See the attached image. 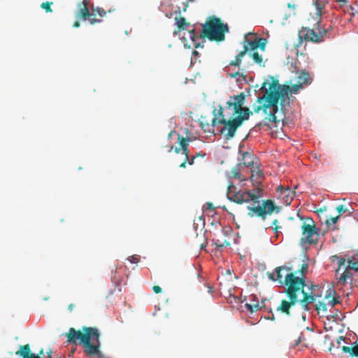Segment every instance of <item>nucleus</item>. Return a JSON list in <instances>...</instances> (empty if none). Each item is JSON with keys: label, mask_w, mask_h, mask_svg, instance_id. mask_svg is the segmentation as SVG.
I'll use <instances>...</instances> for the list:
<instances>
[{"label": "nucleus", "mask_w": 358, "mask_h": 358, "mask_svg": "<svg viewBox=\"0 0 358 358\" xmlns=\"http://www.w3.org/2000/svg\"><path fill=\"white\" fill-rule=\"evenodd\" d=\"M115 273H116V271L115 272L114 275L112 277V278H113V279H115V278H116V277H115Z\"/></svg>", "instance_id": "61"}, {"label": "nucleus", "mask_w": 358, "mask_h": 358, "mask_svg": "<svg viewBox=\"0 0 358 358\" xmlns=\"http://www.w3.org/2000/svg\"><path fill=\"white\" fill-rule=\"evenodd\" d=\"M52 3V2L45 1L41 3V7L43 9H45L47 13H51L52 12V10L51 8V5Z\"/></svg>", "instance_id": "31"}, {"label": "nucleus", "mask_w": 358, "mask_h": 358, "mask_svg": "<svg viewBox=\"0 0 358 358\" xmlns=\"http://www.w3.org/2000/svg\"><path fill=\"white\" fill-rule=\"evenodd\" d=\"M264 178L263 172L258 169H255L254 170H252V176L250 178L251 181H256L257 183L260 182L261 180Z\"/></svg>", "instance_id": "23"}, {"label": "nucleus", "mask_w": 358, "mask_h": 358, "mask_svg": "<svg viewBox=\"0 0 358 358\" xmlns=\"http://www.w3.org/2000/svg\"><path fill=\"white\" fill-rule=\"evenodd\" d=\"M187 162V161H186V159H185L184 162L180 165V167L185 168Z\"/></svg>", "instance_id": "50"}, {"label": "nucleus", "mask_w": 358, "mask_h": 358, "mask_svg": "<svg viewBox=\"0 0 358 358\" xmlns=\"http://www.w3.org/2000/svg\"><path fill=\"white\" fill-rule=\"evenodd\" d=\"M340 301L338 298L334 297L330 301L329 303L332 308L335 306L336 304L339 303Z\"/></svg>", "instance_id": "40"}, {"label": "nucleus", "mask_w": 358, "mask_h": 358, "mask_svg": "<svg viewBox=\"0 0 358 358\" xmlns=\"http://www.w3.org/2000/svg\"><path fill=\"white\" fill-rule=\"evenodd\" d=\"M115 10V8H113V9H109L107 12L112 13V12H114Z\"/></svg>", "instance_id": "57"}, {"label": "nucleus", "mask_w": 358, "mask_h": 358, "mask_svg": "<svg viewBox=\"0 0 358 358\" xmlns=\"http://www.w3.org/2000/svg\"><path fill=\"white\" fill-rule=\"evenodd\" d=\"M231 76L232 78H236V76H238V80H239L240 78L245 80V76L243 74L240 73L239 72H236V73L231 74Z\"/></svg>", "instance_id": "39"}, {"label": "nucleus", "mask_w": 358, "mask_h": 358, "mask_svg": "<svg viewBox=\"0 0 358 358\" xmlns=\"http://www.w3.org/2000/svg\"><path fill=\"white\" fill-rule=\"evenodd\" d=\"M241 164H238L236 167L234 168L232 170H231V175H232V177L235 179H241V172H240V167H241Z\"/></svg>", "instance_id": "29"}, {"label": "nucleus", "mask_w": 358, "mask_h": 358, "mask_svg": "<svg viewBox=\"0 0 358 358\" xmlns=\"http://www.w3.org/2000/svg\"><path fill=\"white\" fill-rule=\"evenodd\" d=\"M316 310H317V312L319 313L320 310H322V312H327V304L324 302H322V301H320L317 305H316Z\"/></svg>", "instance_id": "32"}, {"label": "nucleus", "mask_w": 358, "mask_h": 358, "mask_svg": "<svg viewBox=\"0 0 358 358\" xmlns=\"http://www.w3.org/2000/svg\"><path fill=\"white\" fill-rule=\"evenodd\" d=\"M342 350H343L344 352L350 353V354L352 356L353 347L343 346V347H342Z\"/></svg>", "instance_id": "37"}, {"label": "nucleus", "mask_w": 358, "mask_h": 358, "mask_svg": "<svg viewBox=\"0 0 358 358\" xmlns=\"http://www.w3.org/2000/svg\"><path fill=\"white\" fill-rule=\"evenodd\" d=\"M176 24L180 30L185 29L189 23L186 22V20L183 17H176L175 18Z\"/></svg>", "instance_id": "24"}, {"label": "nucleus", "mask_w": 358, "mask_h": 358, "mask_svg": "<svg viewBox=\"0 0 358 358\" xmlns=\"http://www.w3.org/2000/svg\"><path fill=\"white\" fill-rule=\"evenodd\" d=\"M248 209L250 217H252L256 215L262 220H265L267 215H270L274 212H280V210L275 202L271 199L263 201L262 204L257 206H248Z\"/></svg>", "instance_id": "8"}, {"label": "nucleus", "mask_w": 358, "mask_h": 358, "mask_svg": "<svg viewBox=\"0 0 358 358\" xmlns=\"http://www.w3.org/2000/svg\"><path fill=\"white\" fill-rule=\"evenodd\" d=\"M245 306L250 313H254L257 311L262 308V306L258 302H255V303H245Z\"/></svg>", "instance_id": "27"}, {"label": "nucleus", "mask_w": 358, "mask_h": 358, "mask_svg": "<svg viewBox=\"0 0 358 358\" xmlns=\"http://www.w3.org/2000/svg\"><path fill=\"white\" fill-rule=\"evenodd\" d=\"M128 260L130 261L131 263H137L139 260L138 256L133 255L128 258Z\"/></svg>", "instance_id": "43"}, {"label": "nucleus", "mask_w": 358, "mask_h": 358, "mask_svg": "<svg viewBox=\"0 0 358 358\" xmlns=\"http://www.w3.org/2000/svg\"><path fill=\"white\" fill-rule=\"evenodd\" d=\"M178 142L180 143L181 149L188 147V142L189 141V138H185L183 136H182L181 135H178Z\"/></svg>", "instance_id": "30"}, {"label": "nucleus", "mask_w": 358, "mask_h": 358, "mask_svg": "<svg viewBox=\"0 0 358 358\" xmlns=\"http://www.w3.org/2000/svg\"><path fill=\"white\" fill-rule=\"evenodd\" d=\"M299 37L302 41L320 43L316 31L308 27H303L299 32Z\"/></svg>", "instance_id": "14"}, {"label": "nucleus", "mask_w": 358, "mask_h": 358, "mask_svg": "<svg viewBox=\"0 0 358 358\" xmlns=\"http://www.w3.org/2000/svg\"><path fill=\"white\" fill-rule=\"evenodd\" d=\"M180 150H181V148H177V147H176V148H175V149H174V151H175V152H176V153H179V152H180Z\"/></svg>", "instance_id": "51"}, {"label": "nucleus", "mask_w": 358, "mask_h": 358, "mask_svg": "<svg viewBox=\"0 0 358 358\" xmlns=\"http://www.w3.org/2000/svg\"><path fill=\"white\" fill-rule=\"evenodd\" d=\"M314 287H315V285H313V284H311V286H310V292H311V291L313 292V289H314Z\"/></svg>", "instance_id": "58"}, {"label": "nucleus", "mask_w": 358, "mask_h": 358, "mask_svg": "<svg viewBox=\"0 0 358 358\" xmlns=\"http://www.w3.org/2000/svg\"><path fill=\"white\" fill-rule=\"evenodd\" d=\"M245 116H236L231 120H226L223 115V109L220 107L218 116L215 115V117L212 120V125L215 126L216 124H223L224 127L220 130L221 133L223 134L227 139L232 138L236 134L237 129L241 127L245 120H248V113Z\"/></svg>", "instance_id": "5"}, {"label": "nucleus", "mask_w": 358, "mask_h": 358, "mask_svg": "<svg viewBox=\"0 0 358 358\" xmlns=\"http://www.w3.org/2000/svg\"><path fill=\"white\" fill-rule=\"evenodd\" d=\"M352 356L358 357V343L353 346Z\"/></svg>", "instance_id": "44"}, {"label": "nucleus", "mask_w": 358, "mask_h": 358, "mask_svg": "<svg viewBox=\"0 0 358 358\" xmlns=\"http://www.w3.org/2000/svg\"><path fill=\"white\" fill-rule=\"evenodd\" d=\"M21 350L16 352V355H20L23 357V358H30L33 355H36L34 353L30 352V346L29 344L22 345L20 347ZM43 350H41V351L39 353V356L41 355H43Z\"/></svg>", "instance_id": "17"}, {"label": "nucleus", "mask_w": 358, "mask_h": 358, "mask_svg": "<svg viewBox=\"0 0 358 358\" xmlns=\"http://www.w3.org/2000/svg\"><path fill=\"white\" fill-rule=\"evenodd\" d=\"M336 210L339 214L345 213L348 209L343 205H339L336 207Z\"/></svg>", "instance_id": "38"}, {"label": "nucleus", "mask_w": 358, "mask_h": 358, "mask_svg": "<svg viewBox=\"0 0 358 358\" xmlns=\"http://www.w3.org/2000/svg\"><path fill=\"white\" fill-rule=\"evenodd\" d=\"M246 95L244 92H241L239 94L232 96L230 100L227 102V106L229 109L232 108L234 115L237 116H245L248 113V118L252 114V111L248 108L243 107Z\"/></svg>", "instance_id": "9"}, {"label": "nucleus", "mask_w": 358, "mask_h": 358, "mask_svg": "<svg viewBox=\"0 0 358 358\" xmlns=\"http://www.w3.org/2000/svg\"><path fill=\"white\" fill-rule=\"evenodd\" d=\"M292 270L291 267L287 266H278L275 268L274 273L267 272L266 275L268 278L273 281H277L280 284L283 285L284 278L282 274L281 273L282 271H286L287 273H289Z\"/></svg>", "instance_id": "13"}, {"label": "nucleus", "mask_w": 358, "mask_h": 358, "mask_svg": "<svg viewBox=\"0 0 358 358\" xmlns=\"http://www.w3.org/2000/svg\"><path fill=\"white\" fill-rule=\"evenodd\" d=\"M302 238L301 241L308 244L317 242L318 233L315 228V222L310 217L304 218L301 225Z\"/></svg>", "instance_id": "10"}, {"label": "nucleus", "mask_w": 358, "mask_h": 358, "mask_svg": "<svg viewBox=\"0 0 358 358\" xmlns=\"http://www.w3.org/2000/svg\"><path fill=\"white\" fill-rule=\"evenodd\" d=\"M152 290L156 294H159L162 292V288L158 286V285H155L153 287H152Z\"/></svg>", "instance_id": "45"}, {"label": "nucleus", "mask_w": 358, "mask_h": 358, "mask_svg": "<svg viewBox=\"0 0 358 358\" xmlns=\"http://www.w3.org/2000/svg\"><path fill=\"white\" fill-rule=\"evenodd\" d=\"M66 336L69 343L81 344L87 355L93 356L99 354L100 334L98 329L83 327L80 331L71 327L66 333Z\"/></svg>", "instance_id": "3"}, {"label": "nucleus", "mask_w": 358, "mask_h": 358, "mask_svg": "<svg viewBox=\"0 0 358 358\" xmlns=\"http://www.w3.org/2000/svg\"><path fill=\"white\" fill-rule=\"evenodd\" d=\"M270 83L268 80L264 81L262 85V90L264 94L267 97L268 106H278L280 102L281 108L285 107L289 104V94H296L303 89L301 85L294 84L292 86L287 85H280L278 80L273 77H269Z\"/></svg>", "instance_id": "2"}, {"label": "nucleus", "mask_w": 358, "mask_h": 358, "mask_svg": "<svg viewBox=\"0 0 358 358\" xmlns=\"http://www.w3.org/2000/svg\"><path fill=\"white\" fill-rule=\"evenodd\" d=\"M80 26V22L79 21H76L73 24V27H76V28H78Z\"/></svg>", "instance_id": "48"}, {"label": "nucleus", "mask_w": 358, "mask_h": 358, "mask_svg": "<svg viewBox=\"0 0 358 358\" xmlns=\"http://www.w3.org/2000/svg\"><path fill=\"white\" fill-rule=\"evenodd\" d=\"M213 244L215 245L217 248H222L224 246H229L230 243L227 240L224 239L223 241H220L219 239H213Z\"/></svg>", "instance_id": "28"}, {"label": "nucleus", "mask_w": 358, "mask_h": 358, "mask_svg": "<svg viewBox=\"0 0 358 358\" xmlns=\"http://www.w3.org/2000/svg\"><path fill=\"white\" fill-rule=\"evenodd\" d=\"M172 150H173V147L171 148V149L169 150V152H171Z\"/></svg>", "instance_id": "63"}, {"label": "nucleus", "mask_w": 358, "mask_h": 358, "mask_svg": "<svg viewBox=\"0 0 358 358\" xmlns=\"http://www.w3.org/2000/svg\"><path fill=\"white\" fill-rule=\"evenodd\" d=\"M278 220H276V219H275V220H274L273 221V225H275V226H278Z\"/></svg>", "instance_id": "53"}, {"label": "nucleus", "mask_w": 358, "mask_h": 358, "mask_svg": "<svg viewBox=\"0 0 358 358\" xmlns=\"http://www.w3.org/2000/svg\"><path fill=\"white\" fill-rule=\"evenodd\" d=\"M251 297L252 298V300L254 301H253V303H255V302H257V301H255V298H256V296H255V295H252V296H251Z\"/></svg>", "instance_id": "56"}, {"label": "nucleus", "mask_w": 358, "mask_h": 358, "mask_svg": "<svg viewBox=\"0 0 358 358\" xmlns=\"http://www.w3.org/2000/svg\"><path fill=\"white\" fill-rule=\"evenodd\" d=\"M192 54H193V55L199 56V52H198L196 50H194V51L192 52Z\"/></svg>", "instance_id": "54"}, {"label": "nucleus", "mask_w": 358, "mask_h": 358, "mask_svg": "<svg viewBox=\"0 0 358 358\" xmlns=\"http://www.w3.org/2000/svg\"><path fill=\"white\" fill-rule=\"evenodd\" d=\"M308 265L303 263L299 271H290L284 276L283 285L286 286L285 293L289 298V301L285 299L281 301L280 305L277 308V310L291 315L290 309L298 302V294L303 293L306 283V274L308 272Z\"/></svg>", "instance_id": "1"}, {"label": "nucleus", "mask_w": 358, "mask_h": 358, "mask_svg": "<svg viewBox=\"0 0 358 358\" xmlns=\"http://www.w3.org/2000/svg\"><path fill=\"white\" fill-rule=\"evenodd\" d=\"M30 358H39V355H33Z\"/></svg>", "instance_id": "59"}, {"label": "nucleus", "mask_w": 358, "mask_h": 358, "mask_svg": "<svg viewBox=\"0 0 358 358\" xmlns=\"http://www.w3.org/2000/svg\"><path fill=\"white\" fill-rule=\"evenodd\" d=\"M338 2L341 3V6L345 5L348 0H336Z\"/></svg>", "instance_id": "47"}, {"label": "nucleus", "mask_w": 358, "mask_h": 358, "mask_svg": "<svg viewBox=\"0 0 358 358\" xmlns=\"http://www.w3.org/2000/svg\"><path fill=\"white\" fill-rule=\"evenodd\" d=\"M248 43H254L259 45L253 49L248 50L246 55H248L250 57L252 58L254 62L260 66H264L265 64L263 61L262 56L260 54H259V52H257V49L259 48L262 52H264L266 49V40L264 38L256 37L253 41H251L246 38L244 40L243 45H245Z\"/></svg>", "instance_id": "11"}, {"label": "nucleus", "mask_w": 358, "mask_h": 358, "mask_svg": "<svg viewBox=\"0 0 358 358\" xmlns=\"http://www.w3.org/2000/svg\"><path fill=\"white\" fill-rule=\"evenodd\" d=\"M227 198L231 201L238 204L248 203L252 201L254 203H259L261 195L258 193L252 192L250 190L236 191V187L232 183H230L227 188Z\"/></svg>", "instance_id": "7"}, {"label": "nucleus", "mask_w": 358, "mask_h": 358, "mask_svg": "<svg viewBox=\"0 0 358 358\" xmlns=\"http://www.w3.org/2000/svg\"><path fill=\"white\" fill-rule=\"evenodd\" d=\"M282 191V194H285V196L290 197L291 200L293 199L294 196L295 195V192L292 191L289 189H285L282 186H279L278 187V191Z\"/></svg>", "instance_id": "26"}, {"label": "nucleus", "mask_w": 358, "mask_h": 358, "mask_svg": "<svg viewBox=\"0 0 358 358\" xmlns=\"http://www.w3.org/2000/svg\"><path fill=\"white\" fill-rule=\"evenodd\" d=\"M327 3V0H314L313 4L316 8V14L317 16L321 17L322 15V10Z\"/></svg>", "instance_id": "21"}, {"label": "nucleus", "mask_w": 358, "mask_h": 358, "mask_svg": "<svg viewBox=\"0 0 358 358\" xmlns=\"http://www.w3.org/2000/svg\"><path fill=\"white\" fill-rule=\"evenodd\" d=\"M331 29V27L329 28H324L320 25V22H317V26L315 27V31L317 35V37L320 39V43L324 41V37L329 33V31Z\"/></svg>", "instance_id": "18"}, {"label": "nucleus", "mask_w": 358, "mask_h": 358, "mask_svg": "<svg viewBox=\"0 0 358 358\" xmlns=\"http://www.w3.org/2000/svg\"><path fill=\"white\" fill-rule=\"evenodd\" d=\"M279 228H280V227H279V226H275V227H274L273 230H274L275 233L278 234V229H279Z\"/></svg>", "instance_id": "52"}, {"label": "nucleus", "mask_w": 358, "mask_h": 358, "mask_svg": "<svg viewBox=\"0 0 358 358\" xmlns=\"http://www.w3.org/2000/svg\"><path fill=\"white\" fill-rule=\"evenodd\" d=\"M90 5V0H83L81 3H78L76 18L83 20H88L91 24L101 22L102 20L101 19L92 17V10H91Z\"/></svg>", "instance_id": "12"}, {"label": "nucleus", "mask_w": 358, "mask_h": 358, "mask_svg": "<svg viewBox=\"0 0 358 358\" xmlns=\"http://www.w3.org/2000/svg\"><path fill=\"white\" fill-rule=\"evenodd\" d=\"M91 10H92V17H95L96 15H99L100 17L106 16V11L101 7H94L93 4L90 5Z\"/></svg>", "instance_id": "25"}, {"label": "nucleus", "mask_w": 358, "mask_h": 358, "mask_svg": "<svg viewBox=\"0 0 358 358\" xmlns=\"http://www.w3.org/2000/svg\"><path fill=\"white\" fill-rule=\"evenodd\" d=\"M287 6H288L289 8H294V5H292L290 3H289L287 4Z\"/></svg>", "instance_id": "55"}, {"label": "nucleus", "mask_w": 358, "mask_h": 358, "mask_svg": "<svg viewBox=\"0 0 358 358\" xmlns=\"http://www.w3.org/2000/svg\"><path fill=\"white\" fill-rule=\"evenodd\" d=\"M182 154L185 155V159H186V161H188V157H189V149L187 148H182Z\"/></svg>", "instance_id": "41"}, {"label": "nucleus", "mask_w": 358, "mask_h": 358, "mask_svg": "<svg viewBox=\"0 0 358 358\" xmlns=\"http://www.w3.org/2000/svg\"><path fill=\"white\" fill-rule=\"evenodd\" d=\"M357 287H358V285H357Z\"/></svg>", "instance_id": "64"}, {"label": "nucleus", "mask_w": 358, "mask_h": 358, "mask_svg": "<svg viewBox=\"0 0 358 358\" xmlns=\"http://www.w3.org/2000/svg\"><path fill=\"white\" fill-rule=\"evenodd\" d=\"M266 101H267V97L264 94L262 96H259L257 99V104L253 105V111L255 113L262 111L266 115L262 122L256 125V127H259V129L264 126L269 127L271 123H276L278 122L276 113L279 110L278 106H276V108H275L274 106H266L268 104Z\"/></svg>", "instance_id": "6"}, {"label": "nucleus", "mask_w": 358, "mask_h": 358, "mask_svg": "<svg viewBox=\"0 0 358 358\" xmlns=\"http://www.w3.org/2000/svg\"><path fill=\"white\" fill-rule=\"evenodd\" d=\"M259 45L254 43H248L243 45V50L241 51L236 57L235 59L229 62L230 66H239L243 57L246 55L248 50L253 49L257 47Z\"/></svg>", "instance_id": "16"}, {"label": "nucleus", "mask_w": 358, "mask_h": 358, "mask_svg": "<svg viewBox=\"0 0 358 358\" xmlns=\"http://www.w3.org/2000/svg\"><path fill=\"white\" fill-rule=\"evenodd\" d=\"M345 258H341L339 260H338V268L336 270V273L338 272L340 268L341 267V266L343 265H345Z\"/></svg>", "instance_id": "42"}, {"label": "nucleus", "mask_w": 358, "mask_h": 358, "mask_svg": "<svg viewBox=\"0 0 358 358\" xmlns=\"http://www.w3.org/2000/svg\"><path fill=\"white\" fill-rule=\"evenodd\" d=\"M222 232L224 236H228L232 234L233 231L231 227H224L222 229Z\"/></svg>", "instance_id": "35"}, {"label": "nucleus", "mask_w": 358, "mask_h": 358, "mask_svg": "<svg viewBox=\"0 0 358 358\" xmlns=\"http://www.w3.org/2000/svg\"><path fill=\"white\" fill-rule=\"evenodd\" d=\"M301 294H303V299L301 300L298 299V302H299L303 311H309V305L313 303L315 301L316 296L313 294L312 291L310 292H306L303 290V293Z\"/></svg>", "instance_id": "15"}, {"label": "nucleus", "mask_w": 358, "mask_h": 358, "mask_svg": "<svg viewBox=\"0 0 358 358\" xmlns=\"http://www.w3.org/2000/svg\"><path fill=\"white\" fill-rule=\"evenodd\" d=\"M350 268L348 267L343 273L341 275L340 278H338V284H341L342 286L345 285L348 280H350L352 282V275L350 271Z\"/></svg>", "instance_id": "19"}, {"label": "nucleus", "mask_w": 358, "mask_h": 358, "mask_svg": "<svg viewBox=\"0 0 358 358\" xmlns=\"http://www.w3.org/2000/svg\"><path fill=\"white\" fill-rule=\"evenodd\" d=\"M204 247H205V245L203 244H201V248H203Z\"/></svg>", "instance_id": "62"}, {"label": "nucleus", "mask_w": 358, "mask_h": 358, "mask_svg": "<svg viewBox=\"0 0 358 358\" xmlns=\"http://www.w3.org/2000/svg\"><path fill=\"white\" fill-rule=\"evenodd\" d=\"M203 208H205V210H210V211H213L215 210V207L213 204V203L211 202H208L206 203L204 206H203Z\"/></svg>", "instance_id": "36"}, {"label": "nucleus", "mask_w": 358, "mask_h": 358, "mask_svg": "<svg viewBox=\"0 0 358 358\" xmlns=\"http://www.w3.org/2000/svg\"><path fill=\"white\" fill-rule=\"evenodd\" d=\"M300 343V338L298 339L297 342L296 343V345H297Z\"/></svg>", "instance_id": "60"}, {"label": "nucleus", "mask_w": 358, "mask_h": 358, "mask_svg": "<svg viewBox=\"0 0 358 358\" xmlns=\"http://www.w3.org/2000/svg\"><path fill=\"white\" fill-rule=\"evenodd\" d=\"M200 126L203 129L204 131H210V124L208 122L205 123L203 121V118L200 120Z\"/></svg>", "instance_id": "34"}, {"label": "nucleus", "mask_w": 358, "mask_h": 358, "mask_svg": "<svg viewBox=\"0 0 358 358\" xmlns=\"http://www.w3.org/2000/svg\"><path fill=\"white\" fill-rule=\"evenodd\" d=\"M195 157H194H194H192L190 159H188L187 162H188V164H189V165H192V164H194V162Z\"/></svg>", "instance_id": "46"}, {"label": "nucleus", "mask_w": 358, "mask_h": 358, "mask_svg": "<svg viewBox=\"0 0 358 358\" xmlns=\"http://www.w3.org/2000/svg\"><path fill=\"white\" fill-rule=\"evenodd\" d=\"M228 31V25L222 23L220 18L213 15L210 16L202 25V31L199 36L195 33L194 29L190 30L189 34L194 48H197L201 46V44L196 42L199 38H206L211 41L220 42L224 40L225 33Z\"/></svg>", "instance_id": "4"}, {"label": "nucleus", "mask_w": 358, "mask_h": 358, "mask_svg": "<svg viewBox=\"0 0 358 358\" xmlns=\"http://www.w3.org/2000/svg\"><path fill=\"white\" fill-rule=\"evenodd\" d=\"M242 160L243 161V164L247 167L252 166L254 164V157L248 152H243Z\"/></svg>", "instance_id": "20"}, {"label": "nucleus", "mask_w": 358, "mask_h": 358, "mask_svg": "<svg viewBox=\"0 0 358 358\" xmlns=\"http://www.w3.org/2000/svg\"><path fill=\"white\" fill-rule=\"evenodd\" d=\"M75 307V305L73 303H71L70 305H69L68 306V309L69 310V311H72L73 310Z\"/></svg>", "instance_id": "49"}, {"label": "nucleus", "mask_w": 358, "mask_h": 358, "mask_svg": "<svg viewBox=\"0 0 358 358\" xmlns=\"http://www.w3.org/2000/svg\"><path fill=\"white\" fill-rule=\"evenodd\" d=\"M310 76L307 72H301L297 76V83L303 87V85L310 83Z\"/></svg>", "instance_id": "22"}, {"label": "nucleus", "mask_w": 358, "mask_h": 358, "mask_svg": "<svg viewBox=\"0 0 358 358\" xmlns=\"http://www.w3.org/2000/svg\"><path fill=\"white\" fill-rule=\"evenodd\" d=\"M339 217H340V215H337L336 217H331V218L327 220L326 223L328 225L334 224H336L338 222Z\"/></svg>", "instance_id": "33"}]
</instances>
